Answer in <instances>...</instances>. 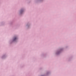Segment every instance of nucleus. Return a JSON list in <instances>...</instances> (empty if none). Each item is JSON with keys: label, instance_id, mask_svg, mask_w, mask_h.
I'll return each instance as SVG.
<instances>
[{"label": "nucleus", "instance_id": "1", "mask_svg": "<svg viewBox=\"0 0 76 76\" xmlns=\"http://www.w3.org/2000/svg\"><path fill=\"white\" fill-rule=\"evenodd\" d=\"M17 39V38L16 37H15L14 39V41H15L16 39Z\"/></svg>", "mask_w": 76, "mask_h": 76}, {"label": "nucleus", "instance_id": "2", "mask_svg": "<svg viewBox=\"0 0 76 76\" xmlns=\"http://www.w3.org/2000/svg\"><path fill=\"white\" fill-rule=\"evenodd\" d=\"M20 12H22V11H21Z\"/></svg>", "mask_w": 76, "mask_h": 76}]
</instances>
